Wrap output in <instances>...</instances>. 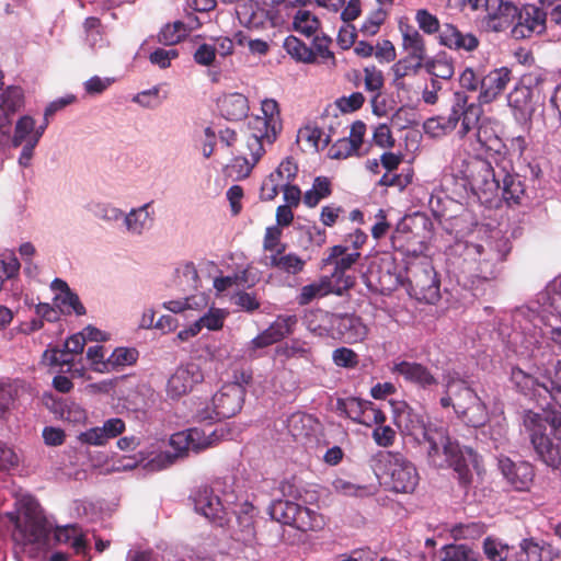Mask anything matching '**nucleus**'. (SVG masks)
<instances>
[{
	"mask_svg": "<svg viewBox=\"0 0 561 561\" xmlns=\"http://www.w3.org/2000/svg\"><path fill=\"white\" fill-rule=\"evenodd\" d=\"M481 556L467 545H447L442 550L440 561H480Z\"/></svg>",
	"mask_w": 561,
	"mask_h": 561,
	"instance_id": "obj_46",
	"label": "nucleus"
},
{
	"mask_svg": "<svg viewBox=\"0 0 561 561\" xmlns=\"http://www.w3.org/2000/svg\"><path fill=\"white\" fill-rule=\"evenodd\" d=\"M294 30L307 37L317 33L320 27L318 18L308 10H298L294 16Z\"/></svg>",
	"mask_w": 561,
	"mask_h": 561,
	"instance_id": "obj_51",
	"label": "nucleus"
},
{
	"mask_svg": "<svg viewBox=\"0 0 561 561\" xmlns=\"http://www.w3.org/2000/svg\"><path fill=\"white\" fill-rule=\"evenodd\" d=\"M500 176V190L507 204H520L525 194L524 184L517 175L510 174L505 168H502Z\"/></svg>",
	"mask_w": 561,
	"mask_h": 561,
	"instance_id": "obj_33",
	"label": "nucleus"
},
{
	"mask_svg": "<svg viewBox=\"0 0 561 561\" xmlns=\"http://www.w3.org/2000/svg\"><path fill=\"white\" fill-rule=\"evenodd\" d=\"M204 374L201 367L195 363H187L179 366L170 376L167 382V394L171 399H179L185 396L197 383L202 382Z\"/></svg>",
	"mask_w": 561,
	"mask_h": 561,
	"instance_id": "obj_17",
	"label": "nucleus"
},
{
	"mask_svg": "<svg viewBox=\"0 0 561 561\" xmlns=\"http://www.w3.org/2000/svg\"><path fill=\"white\" fill-rule=\"evenodd\" d=\"M297 506L298 504L291 501L277 500L270 505L268 513L274 520L293 526Z\"/></svg>",
	"mask_w": 561,
	"mask_h": 561,
	"instance_id": "obj_47",
	"label": "nucleus"
},
{
	"mask_svg": "<svg viewBox=\"0 0 561 561\" xmlns=\"http://www.w3.org/2000/svg\"><path fill=\"white\" fill-rule=\"evenodd\" d=\"M194 505L196 512L210 520L222 522L229 512L228 500H220L209 488H201L194 495Z\"/></svg>",
	"mask_w": 561,
	"mask_h": 561,
	"instance_id": "obj_23",
	"label": "nucleus"
},
{
	"mask_svg": "<svg viewBox=\"0 0 561 561\" xmlns=\"http://www.w3.org/2000/svg\"><path fill=\"white\" fill-rule=\"evenodd\" d=\"M522 556L526 561H552V547L546 542H538L533 538L523 539L519 543Z\"/></svg>",
	"mask_w": 561,
	"mask_h": 561,
	"instance_id": "obj_39",
	"label": "nucleus"
},
{
	"mask_svg": "<svg viewBox=\"0 0 561 561\" xmlns=\"http://www.w3.org/2000/svg\"><path fill=\"white\" fill-rule=\"evenodd\" d=\"M203 312L204 313L195 320V323L198 324L199 331L204 328L209 331H219L222 329L226 318L228 317L227 310L208 306V308Z\"/></svg>",
	"mask_w": 561,
	"mask_h": 561,
	"instance_id": "obj_42",
	"label": "nucleus"
},
{
	"mask_svg": "<svg viewBox=\"0 0 561 561\" xmlns=\"http://www.w3.org/2000/svg\"><path fill=\"white\" fill-rule=\"evenodd\" d=\"M392 419L398 430L404 434L412 436L421 443L435 425L427 423L425 415L410 407L405 401H392Z\"/></svg>",
	"mask_w": 561,
	"mask_h": 561,
	"instance_id": "obj_9",
	"label": "nucleus"
},
{
	"mask_svg": "<svg viewBox=\"0 0 561 561\" xmlns=\"http://www.w3.org/2000/svg\"><path fill=\"white\" fill-rule=\"evenodd\" d=\"M85 41L91 47L102 46L104 44L103 28L98 18L85 19L84 24Z\"/></svg>",
	"mask_w": 561,
	"mask_h": 561,
	"instance_id": "obj_60",
	"label": "nucleus"
},
{
	"mask_svg": "<svg viewBox=\"0 0 561 561\" xmlns=\"http://www.w3.org/2000/svg\"><path fill=\"white\" fill-rule=\"evenodd\" d=\"M87 359L90 368L99 374H108V356L102 345L90 346L87 351Z\"/></svg>",
	"mask_w": 561,
	"mask_h": 561,
	"instance_id": "obj_59",
	"label": "nucleus"
},
{
	"mask_svg": "<svg viewBox=\"0 0 561 561\" xmlns=\"http://www.w3.org/2000/svg\"><path fill=\"white\" fill-rule=\"evenodd\" d=\"M332 489L335 493L344 496L366 497L373 494L369 486L355 484L343 478H335L332 481Z\"/></svg>",
	"mask_w": 561,
	"mask_h": 561,
	"instance_id": "obj_54",
	"label": "nucleus"
},
{
	"mask_svg": "<svg viewBox=\"0 0 561 561\" xmlns=\"http://www.w3.org/2000/svg\"><path fill=\"white\" fill-rule=\"evenodd\" d=\"M24 105V92L20 87H8L0 93V146L9 144L12 117Z\"/></svg>",
	"mask_w": 561,
	"mask_h": 561,
	"instance_id": "obj_16",
	"label": "nucleus"
},
{
	"mask_svg": "<svg viewBox=\"0 0 561 561\" xmlns=\"http://www.w3.org/2000/svg\"><path fill=\"white\" fill-rule=\"evenodd\" d=\"M458 383L467 382L453 374H447L444 376V386L446 389V394L440 399L442 407H454L455 402H457L459 398L463 400V397H460V387L458 386Z\"/></svg>",
	"mask_w": 561,
	"mask_h": 561,
	"instance_id": "obj_57",
	"label": "nucleus"
},
{
	"mask_svg": "<svg viewBox=\"0 0 561 561\" xmlns=\"http://www.w3.org/2000/svg\"><path fill=\"white\" fill-rule=\"evenodd\" d=\"M54 302L64 314L76 313L77 316H82L85 313V308L81 304L78 295L72 290L65 294H56Z\"/></svg>",
	"mask_w": 561,
	"mask_h": 561,
	"instance_id": "obj_50",
	"label": "nucleus"
},
{
	"mask_svg": "<svg viewBox=\"0 0 561 561\" xmlns=\"http://www.w3.org/2000/svg\"><path fill=\"white\" fill-rule=\"evenodd\" d=\"M385 478L389 488L397 493H411L419 484L415 466L400 454L389 453L385 458Z\"/></svg>",
	"mask_w": 561,
	"mask_h": 561,
	"instance_id": "obj_8",
	"label": "nucleus"
},
{
	"mask_svg": "<svg viewBox=\"0 0 561 561\" xmlns=\"http://www.w3.org/2000/svg\"><path fill=\"white\" fill-rule=\"evenodd\" d=\"M283 230L278 226H271L265 229L263 239L264 254H276L286 250V244L282 242Z\"/></svg>",
	"mask_w": 561,
	"mask_h": 561,
	"instance_id": "obj_58",
	"label": "nucleus"
},
{
	"mask_svg": "<svg viewBox=\"0 0 561 561\" xmlns=\"http://www.w3.org/2000/svg\"><path fill=\"white\" fill-rule=\"evenodd\" d=\"M313 419L308 414L295 413L288 419V431L295 439L308 437L312 431Z\"/></svg>",
	"mask_w": 561,
	"mask_h": 561,
	"instance_id": "obj_55",
	"label": "nucleus"
},
{
	"mask_svg": "<svg viewBox=\"0 0 561 561\" xmlns=\"http://www.w3.org/2000/svg\"><path fill=\"white\" fill-rule=\"evenodd\" d=\"M296 323L297 318L295 316L278 317L267 329L247 343L243 351L244 355L251 358L256 357L259 350L265 348L290 334Z\"/></svg>",
	"mask_w": 561,
	"mask_h": 561,
	"instance_id": "obj_13",
	"label": "nucleus"
},
{
	"mask_svg": "<svg viewBox=\"0 0 561 561\" xmlns=\"http://www.w3.org/2000/svg\"><path fill=\"white\" fill-rule=\"evenodd\" d=\"M499 469L506 482L516 491H527L533 484L535 472L529 462H513L507 457H501Z\"/></svg>",
	"mask_w": 561,
	"mask_h": 561,
	"instance_id": "obj_20",
	"label": "nucleus"
},
{
	"mask_svg": "<svg viewBox=\"0 0 561 561\" xmlns=\"http://www.w3.org/2000/svg\"><path fill=\"white\" fill-rule=\"evenodd\" d=\"M484 12V26L489 31L502 32L516 22L518 8L511 1L489 0L488 8H485Z\"/></svg>",
	"mask_w": 561,
	"mask_h": 561,
	"instance_id": "obj_18",
	"label": "nucleus"
},
{
	"mask_svg": "<svg viewBox=\"0 0 561 561\" xmlns=\"http://www.w3.org/2000/svg\"><path fill=\"white\" fill-rule=\"evenodd\" d=\"M333 293L337 295L342 294L341 289L334 286L332 277L322 276L313 283L305 285L297 297V301L300 306H305L314 299L322 298Z\"/></svg>",
	"mask_w": 561,
	"mask_h": 561,
	"instance_id": "obj_30",
	"label": "nucleus"
},
{
	"mask_svg": "<svg viewBox=\"0 0 561 561\" xmlns=\"http://www.w3.org/2000/svg\"><path fill=\"white\" fill-rule=\"evenodd\" d=\"M423 440L428 445L426 453L431 465L437 468L453 467L462 483L469 482V462L474 461L471 449H461L446 430L438 426L431 430Z\"/></svg>",
	"mask_w": 561,
	"mask_h": 561,
	"instance_id": "obj_4",
	"label": "nucleus"
},
{
	"mask_svg": "<svg viewBox=\"0 0 561 561\" xmlns=\"http://www.w3.org/2000/svg\"><path fill=\"white\" fill-rule=\"evenodd\" d=\"M482 110L480 105L470 103L469 98L465 92H456L447 117L435 116L425 121L423 128L425 134L433 138L442 137L453 131L458 123L460 127L458 135L465 138L471 130L476 128L481 117Z\"/></svg>",
	"mask_w": 561,
	"mask_h": 561,
	"instance_id": "obj_5",
	"label": "nucleus"
},
{
	"mask_svg": "<svg viewBox=\"0 0 561 561\" xmlns=\"http://www.w3.org/2000/svg\"><path fill=\"white\" fill-rule=\"evenodd\" d=\"M524 425L529 433L530 442L539 460L551 468L561 463V451L558 444L551 442L547 433V421L533 411L524 414Z\"/></svg>",
	"mask_w": 561,
	"mask_h": 561,
	"instance_id": "obj_7",
	"label": "nucleus"
},
{
	"mask_svg": "<svg viewBox=\"0 0 561 561\" xmlns=\"http://www.w3.org/2000/svg\"><path fill=\"white\" fill-rule=\"evenodd\" d=\"M56 538L58 541L68 542L76 554L85 556L88 541L76 527H67L58 530Z\"/></svg>",
	"mask_w": 561,
	"mask_h": 561,
	"instance_id": "obj_52",
	"label": "nucleus"
},
{
	"mask_svg": "<svg viewBox=\"0 0 561 561\" xmlns=\"http://www.w3.org/2000/svg\"><path fill=\"white\" fill-rule=\"evenodd\" d=\"M391 373L402 377L404 381L426 389L438 385V379L424 365L417 362L394 360Z\"/></svg>",
	"mask_w": 561,
	"mask_h": 561,
	"instance_id": "obj_21",
	"label": "nucleus"
},
{
	"mask_svg": "<svg viewBox=\"0 0 561 561\" xmlns=\"http://www.w3.org/2000/svg\"><path fill=\"white\" fill-rule=\"evenodd\" d=\"M508 546L501 541L488 537L483 542V551L490 561H506L508 557Z\"/></svg>",
	"mask_w": 561,
	"mask_h": 561,
	"instance_id": "obj_61",
	"label": "nucleus"
},
{
	"mask_svg": "<svg viewBox=\"0 0 561 561\" xmlns=\"http://www.w3.org/2000/svg\"><path fill=\"white\" fill-rule=\"evenodd\" d=\"M27 505L28 515L24 524H18L14 533V539L21 541L24 546L35 545L38 548L44 547L47 537L51 530L48 523L35 514L36 503L33 497L24 499Z\"/></svg>",
	"mask_w": 561,
	"mask_h": 561,
	"instance_id": "obj_12",
	"label": "nucleus"
},
{
	"mask_svg": "<svg viewBox=\"0 0 561 561\" xmlns=\"http://www.w3.org/2000/svg\"><path fill=\"white\" fill-rule=\"evenodd\" d=\"M293 527L301 531H319L324 528V517L314 510L298 504Z\"/></svg>",
	"mask_w": 561,
	"mask_h": 561,
	"instance_id": "obj_35",
	"label": "nucleus"
},
{
	"mask_svg": "<svg viewBox=\"0 0 561 561\" xmlns=\"http://www.w3.org/2000/svg\"><path fill=\"white\" fill-rule=\"evenodd\" d=\"M153 202H148L139 207L131 208L124 213L123 221L128 233L140 236L149 230L154 221Z\"/></svg>",
	"mask_w": 561,
	"mask_h": 561,
	"instance_id": "obj_26",
	"label": "nucleus"
},
{
	"mask_svg": "<svg viewBox=\"0 0 561 561\" xmlns=\"http://www.w3.org/2000/svg\"><path fill=\"white\" fill-rule=\"evenodd\" d=\"M283 129L279 105L274 99H264L261 102V114L252 115L248 119L247 150L248 156L236 158L233 167L239 173L248 175L253 167L271 147Z\"/></svg>",
	"mask_w": 561,
	"mask_h": 561,
	"instance_id": "obj_2",
	"label": "nucleus"
},
{
	"mask_svg": "<svg viewBox=\"0 0 561 561\" xmlns=\"http://www.w3.org/2000/svg\"><path fill=\"white\" fill-rule=\"evenodd\" d=\"M546 27V13L536 5H525L518 9L516 24L512 33L516 38L529 37L540 34Z\"/></svg>",
	"mask_w": 561,
	"mask_h": 561,
	"instance_id": "obj_22",
	"label": "nucleus"
},
{
	"mask_svg": "<svg viewBox=\"0 0 561 561\" xmlns=\"http://www.w3.org/2000/svg\"><path fill=\"white\" fill-rule=\"evenodd\" d=\"M512 80V70L507 67H500L490 70L481 78V90L478 95L480 105L490 104L497 100L506 90Z\"/></svg>",
	"mask_w": 561,
	"mask_h": 561,
	"instance_id": "obj_19",
	"label": "nucleus"
},
{
	"mask_svg": "<svg viewBox=\"0 0 561 561\" xmlns=\"http://www.w3.org/2000/svg\"><path fill=\"white\" fill-rule=\"evenodd\" d=\"M331 192V182L329 181V179L324 176H318L314 179L311 188L306 191V193L304 194L302 201L306 206L313 208L322 199L330 196Z\"/></svg>",
	"mask_w": 561,
	"mask_h": 561,
	"instance_id": "obj_44",
	"label": "nucleus"
},
{
	"mask_svg": "<svg viewBox=\"0 0 561 561\" xmlns=\"http://www.w3.org/2000/svg\"><path fill=\"white\" fill-rule=\"evenodd\" d=\"M190 28L181 21L165 25L159 33V42L174 45L188 34Z\"/></svg>",
	"mask_w": 561,
	"mask_h": 561,
	"instance_id": "obj_56",
	"label": "nucleus"
},
{
	"mask_svg": "<svg viewBox=\"0 0 561 561\" xmlns=\"http://www.w3.org/2000/svg\"><path fill=\"white\" fill-rule=\"evenodd\" d=\"M245 389L240 382L224 385L211 399V407L217 419L231 417L242 408Z\"/></svg>",
	"mask_w": 561,
	"mask_h": 561,
	"instance_id": "obj_14",
	"label": "nucleus"
},
{
	"mask_svg": "<svg viewBox=\"0 0 561 561\" xmlns=\"http://www.w3.org/2000/svg\"><path fill=\"white\" fill-rule=\"evenodd\" d=\"M438 42L440 45L454 49L473 51L478 48L480 42L473 33H462L457 26L450 23L443 25Z\"/></svg>",
	"mask_w": 561,
	"mask_h": 561,
	"instance_id": "obj_25",
	"label": "nucleus"
},
{
	"mask_svg": "<svg viewBox=\"0 0 561 561\" xmlns=\"http://www.w3.org/2000/svg\"><path fill=\"white\" fill-rule=\"evenodd\" d=\"M455 251L463 257L465 263L469 265V271L483 277L491 273L494 263L503 259L502 254L493 250L489 242H486V245L467 241L458 242Z\"/></svg>",
	"mask_w": 561,
	"mask_h": 561,
	"instance_id": "obj_10",
	"label": "nucleus"
},
{
	"mask_svg": "<svg viewBox=\"0 0 561 561\" xmlns=\"http://www.w3.org/2000/svg\"><path fill=\"white\" fill-rule=\"evenodd\" d=\"M222 115L230 121H240L248 116L249 101L241 93L226 95L220 102Z\"/></svg>",
	"mask_w": 561,
	"mask_h": 561,
	"instance_id": "obj_34",
	"label": "nucleus"
},
{
	"mask_svg": "<svg viewBox=\"0 0 561 561\" xmlns=\"http://www.w3.org/2000/svg\"><path fill=\"white\" fill-rule=\"evenodd\" d=\"M335 329L347 343L362 342L368 334L366 324L354 314L336 316Z\"/></svg>",
	"mask_w": 561,
	"mask_h": 561,
	"instance_id": "obj_28",
	"label": "nucleus"
},
{
	"mask_svg": "<svg viewBox=\"0 0 561 561\" xmlns=\"http://www.w3.org/2000/svg\"><path fill=\"white\" fill-rule=\"evenodd\" d=\"M531 93V89L520 82L519 84H516L515 88L507 94V104L511 108L514 110L515 115L519 114L525 116L526 114L530 113Z\"/></svg>",
	"mask_w": 561,
	"mask_h": 561,
	"instance_id": "obj_40",
	"label": "nucleus"
},
{
	"mask_svg": "<svg viewBox=\"0 0 561 561\" xmlns=\"http://www.w3.org/2000/svg\"><path fill=\"white\" fill-rule=\"evenodd\" d=\"M336 314L317 309L305 316L307 329L317 336H333L335 330Z\"/></svg>",
	"mask_w": 561,
	"mask_h": 561,
	"instance_id": "obj_29",
	"label": "nucleus"
},
{
	"mask_svg": "<svg viewBox=\"0 0 561 561\" xmlns=\"http://www.w3.org/2000/svg\"><path fill=\"white\" fill-rule=\"evenodd\" d=\"M232 438V434L224 426L208 431L206 428L192 427L171 435L169 445L173 451L157 453L153 446L139 451L138 460L128 459L122 466L123 469H133L141 465L148 471H160L172 466L179 458L187 456L190 451L201 453L213 447L221 439Z\"/></svg>",
	"mask_w": 561,
	"mask_h": 561,
	"instance_id": "obj_1",
	"label": "nucleus"
},
{
	"mask_svg": "<svg viewBox=\"0 0 561 561\" xmlns=\"http://www.w3.org/2000/svg\"><path fill=\"white\" fill-rule=\"evenodd\" d=\"M425 64H422L417 60H414L410 57H404L400 60H398L392 66V71L396 76V78H404L407 76H415L419 73V71L424 68Z\"/></svg>",
	"mask_w": 561,
	"mask_h": 561,
	"instance_id": "obj_63",
	"label": "nucleus"
},
{
	"mask_svg": "<svg viewBox=\"0 0 561 561\" xmlns=\"http://www.w3.org/2000/svg\"><path fill=\"white\" fill-rule=\"evenodd\" d=\"M335 409L340 415L367 427L386 422L385 413L373 402L355 397L337 399Z\"/></svg>",
	"mask_w": 561,
	"mask_h": 561,
	"instance_id": "obj_11",
	"label": "nucleus"
},
{
	"mask_svg": "<svg viewBox=\"0 0 561 561\" xmlns=\"http://www.w3.org/2000/svg\"><path fill=\"white\" fill-rule=\"evenodd\" d=\"M424 69L432 75L433 79L448 80L454 76V64L446 55H437L428 58L424 65Z\"/></svg>",
	"mask_w": 561,
	"mask_h": 561,
	"instance_id": "obj_43",
	"label": "nucleus"
},
{
	"mask_svg": "<svg viewBox=\"0 0 561 561\" xmlns=\"http://www.w3.org/2000/svg\"><path fill=\"white\" fill-rule=\"evenodd\" d=\"M359 256L360 254L357 251L347 252L346 247L334 245L330 249V254L324 260V263L335 265V272L333 273V277H335L351 268L357 262Z\"/></svg>",
	"mask_w": 561,
	"mask_h": 561,
	"instance_id": "obj_36",
	"label": "nucleus"
},
{
	"mask_svg": "<svg viewBox=\"0 0 561 561\" xmlns=\"http://www.w3.org/2000/svg\"><path fill=\"white\" fill-rule=\"evenodd\" d=\"M511 379L520 392L540 405L552 409L553 402L561 409V360L537 368L535 374L513 368Z\"/></svg>",
	"mask_w": 561,
	"mask_h": 561,
	"instance_id": "obj_3",
	"label": "nucleus"
},
{
	"mask_svg": "<svg viewBox=\"0 0 561 561\" xmlns=\"http://www.w3.org/2000/svg\"><path fill=\"white\" fill-rule=\"evenodd\" d=\"M297 141L305 144L309 149L318 151L330 144V138L317 125L309 123L299 128Z\"/></svg>",
	"mask_w": 561,
	"mask_h": 561,
	"instance_id": "obj_38",
	"label": "nucleus"
},
{
	"mask_svg": "<svg viewBox=\"0 0 561 561\" xmlns=\"http://www.w3.org/2000/svg\"><path fill=\"white\" fill-rule=\"evenodd\" d=\"M454 539H476L484 534V526L480 523L458 524L450 529Z\"/></svg>",
	"mask_w": 561,
	"mask_h": 561,
	"instance_id": "obj_62",
	"label": "nucleus"
},
{
	"mask_svg": "<svg viewBox=\"0 0 561 561\" xmlns=\"http://www.w3.org/2000/svg\"><path fill=\"white\" fill-rule=\"evenodd\" d=\"M35 119L30 115L21 116L14 126L13 134L10 133V139L13 147H20L23 144H28L34 136Z\"/></svg>",
	"mask_w": 561,
	"mask_h": 561,
	"instance_id": "obj_41",
	"label": "nucleus"
},
{
	"mask_svg": "<svg viewBox=\"0 0 561 561\" xmlns=\"http://www.w3.org/2000/svg\"><path fill=\"white\" fill-rule=\"evenodd\" d=\"M284 48L294 59L305 64H314V54L311 47H308L299 38L288 36L284 42Z\"/></svg>",
	"mask_w": 561,
	"mask_h": 561,
	"instance_id": "obj_48",
	"label": "nucleus"
},
{
	"mask_svg": "<svg viewBox=\"0 0 561 561\" xmlns=\"http://www.w3.org/2000/svg\"><path fill=\"white\" fill-rule=\"evenodd\" d=\"M451 170L454 176L461 179L465 186H468L480 199L489 202L500 191L501 174L481 157H456L453 160Z\"/></svg>",
	"mask_w": 561,
	"mask_h": 561,
	"instance_id": "obj_6",
	"label": "nucleus"
},
{
	"mask_svg": "<svg viewBox=\"0 0 561 561\" xmlns=\"http://www.w3.org/2000/svg\"><path fill=\"white\" fill-rule=\"evenodd\" d=\"M402 32V48L407 53V57L425 64L426 46L423 36L413 26H405L401 28Z\"/></svg>",
	"mask_w": 561,
	"mask_h": 561,
	"instance_id": "obj_31",
	"label": "nucleus"
},
{
	"mask_svg": "<svg viewBox=\"0 0 561 561\" xmlns=\"http://www.w3.org/2000/svg\"><path fill=\"white\" fill-rule=\"evenodd\" d=\"M138 352L133 347H116L108 356V373L131 366L137 362Z\"/></svg>",
	"mask_w": 561,
	"mask_h": 561,
	"instance_id": "obj_49",
	"label": "nucleus"
},
{
	"mask_svg": "<svg viewBox=\"0 0 561 561\" xmlns=\"http://www.w3.org/2000/svg\"><path fill=\"white\" fill-rule=\"evenodd\" d=\"M458 386L460 387V397H463V400L459 398L455 402V412L471 426H483L488 420L485 404L467 383H458Z\"/></svg>",
	"mask_w": 561,
	"mask_h": 561,
	"instance_id": "obj_15",
	"label": "nucleus"
},
{
	"mask_svg": "<svg viewBox=\"0 0 561 561\" xmlns=\"http://www.w3.org/2000/svg\"><path fill=\"white\" fill-rule=\"evenodd\" d=\"M276 354L285 359L301 358L312 360L313 352L309 342L300 339H291L276 348Z\"/></svg>",
	"mask_w": 561,
	"mask_h": 561,
	"instance_id": "obj_37",
	"label": "nucleus"
},
{
	"mask_svg": "<svg viewBox=\"0 0 561 561\" xmlns=\"http://www.w3.org/2000/svg\"><path fill=\"white\" fill-rule=\"evenodd\" d=\"M415 21L425 34L432 35L442 30L438 19L425 9L416 11Z\"/></svg>",
	"mask_w": 561,
	"mask_h": 561,
	"instance_id": "obj_64",
	"label": "nucleus"
},
{
	"mask_svg": "<svg viewBox=\"0 0 561 561\" xmlns=\"http://www.w3.org/2000/svg\"><path fill=\"white\" fill-rule=\"evenodd\" d=\"M331 38L329 36H316L313 38L312 50L314 54V62L333 69L336 65L333 51L330 49Z\"/></svg>",
	"mask_w": 561,
	"mask_h": 561,
	"instance_id": "obj_45",
	"label": "nucleus"
},
{
	"mask_svg": "<svg viewBox=\"0 0 561 561\" xmlns=\"http://www.w3.org/2000/svg\"><path fill=\"white\" fill-rule=\"evenodd\" d=\"M412 283L419 299L428 304H434L439 299V280L432 266H423L415 271Z\"/></svg>",
	"mask_w": 561,
	"mask_h": 561,
	"instance_id": "obj_24",
	"label": "nucleus"
},
{
	"mask_svg": "<svg viewBox=\"0 0 561 561\" xmlns=\"http://www.w3.org/2000/svg\"><path fill=\"white\" fill-rule=\"evenodd\" d=\"M236 13L240 23L247 27H260L266 18L265 10L254 0H240Z\"/></svg>",
	"mask_w": 561,
	"mask_h": 561,
	"instance_id": "obj_32",
	"label": "nucleus"
},
{
	"mask_svg": "<svg viewBox=\"0 0 561 561\" xmlns=\"http://www.w3.org/2000/svg\"><path fill=\"white\" fill-rule=\"evenodd\" d=\"M262 263L267 267L277 268L290 275L301 273L306 265V261L301 256L293 252L286 253V250L276 254H264Z\"/></svg>",
	"mask_w": 561,
	"mask_h": 561,
	"instance_id": "obj_27",
	"label": "nucleus"
},
{
	"mask_svg": "<svg viewBox=\"0 0 561 561\" xmlns=\"http://www.w3.org/2000/svg\"><path fill=\"white\" fill-rule=\"evenodd\" d=\"M363 72L365 90L373 94L371 101L375 104L385 84L383 73L376 66L365 67Z\"/></svg>",
	"mask_w": 561,
	"mask_h": 561,
	"instance_id": "obj_53",
	"label": "nucleus"
}]
</instances>
